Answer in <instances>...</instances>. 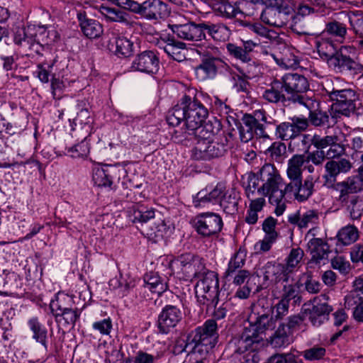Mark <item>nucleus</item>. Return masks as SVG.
Wrapping results in <instances>:
<instances>
[{"label":"nucleus","mask_w":363,"mask_h":363,"mask_svg":"<svg viewBox=\"0 0 363 363\" xmlns=\"http://www.w3.org/2000/svg\"><path fill=\"white\" fill-rule=\"evenodd\" d=\"M289 99L292 104L308 106L312 104L311 98L305 93L309 89V83L306 77L298 73H286L280 78Z\"/></svg>","instance_id":"nucleus-9"},{"label":"nucleus","mask_w":363,"mask_h":363,"mask_svg":"<svg viewBox=\"0 0 363 363\" xmlns=\"http://www.w3.org/2000/svg\"><path fill=\"white\" fill-rule=\"evenodd\" d=\"M305 164L306 156L303 155H294L288 160L286 176L289 182L301 179Z\"/></svg>","instance_id":"nucleus-42"},{"label":"nucleus","mask_w":363,"mask_h":363,"mask_svg":"<svg viewBox=\"0 0 363 363\" xmlns=\"http://www.w3.org/2000/svg\"><path fill=\"white\" fill-rule=\"evenodd\" d=\"M333 307L326 302H318L316 299L313 303H306L302 306L303 315L308 318L311 324L319 327L329 319Z\"/></svg>","instance_id":"nucleus-17"},{"label":"nucleus","mask_w":363,"mask_h":363,"mask_svg":"<svg viewBox=\"0 0 363 363\" xmlns=\"http://www.w3.org/2000/svg\"><path fill=\"white\" fill-rule=\"evenodd\" d=\"M220 291L218 275L213 271H207L196 283L195 294L200 305L208 309L217 306Z\"/></svg>","instance_id":"nucleus-8"},{"label":"nucleus","mask_w":363,"mask_h":363,"mask_svg":"<svg viewBox=\"0 0 363 363\" xmlns=\"http://www.w3.org/2000/svg\"><path fill=\"white\" fill-rule=\"evenodd\" d=\"M221 217L213 212L199 214L194 219V228L196 232L203 237H210L218 234L223 228Z\"/></svg>","instance_id":"nucleus-15"},{"label":"nucleus","mask_w":363,"mask_h":363,"mask_svg":"<svg viewBox=\"0 0 363 363\" xmlns=\"http://www.w3.org/2000/svg\"><path fill=\"white\" fill-rule=\"evenodd\" d=\"M301 354L306 360H319L325 355V349L323 347L314 346L303 351Z\"/></svg>","instance_id":"nucleus-62"},{"label":"nucleus","mask_w":363,"mask_h":363,"mask_svg":"<svg viewBox=\"0 0 363 363\" xmlns=\"http://www.w3.org/2000/svg\"><path fill=\"white\" fill-rule=\"evenodd\" d=\"M264 279L274 283L272 289L273 296H277L279 293V285L288 283L291 278V274L286 270L283 264L275 262H267L262 267Z\"/></svg>","instance_id":"nucleus-16"},{"label":"nucleus","mask_w":363,"mask_h":363,"mask_svg":"<svg viewBox=\"0 0 363 363\" xmlns=\"http://www.w3.org/2000/svg\"><path fill=\"white\" fill-rule=\"evenodd\" d=\"M213 10L221 18L232 19L238 15V1L219 0L213 4Z\"/></svg>","instance_id":"nucleus-40"},{"label":"nucleus","mask_w":363,"mask_h":363,"mask_svg":"<svg viewBox=\"0 0 363 363\" xmlns=\"http://www.w3.org/2000/svg\"><path fill=\"white\" fill-rule=\"evenodd\" d=\"M207 271L208 270L206 269L202 259L196 255L191 261L189 268L184 276V278H198L200 279L204 274H206Z\"/></svg>","instance_id":"nucleus-50"},{"label":"nucleus","mask_w":363,"mask_h":363,"mask_svg":"<svg viewBox=\"0 0 363 363\" xmlns=\"http://www.w3.org/2000/svg\"><path fill=\"white\" fill-rule=\"evenodd\" d=\"M225 186L218 183L214 187L206 186L193 196V203L196 208H205L209 205H220L224 195Z\"/></svg>","instance_id":"nucleus-21"},{"label":"nucleus","mask_w":363,"mask_h":363,"mask_svg":"<svg viewBox=\"0 0 363 363\" xmlns=\"http://www.w3.org/2000/svg\"><path fill=\"white\" fill-rule=\"evenodd\" d=\"M266 152L272 160L277 162H281L284 155L286 154V147L283 143L274 142L267 148Z\"/></svg>","instance_id":"nucleus-61"},{"label":"nucleus","mask_w":363,"mask_h":363,"mask_svg":"<svg viewBox=\"0 0 363 363\" xmlns=\"http://www.w3.org/2000/svg\"><path fill=\"white\" fill-rule=\"evenodd\" d=\"M303 255L304 252L300 247L293 248L291 250L289 255L285 259L286 264L284 265L291 275L296 268L298 267Z\"/></svg>","instance_id":"nucleus-52"},{"label":"nucleus","mask_w":363,"mask_h":363,"mask_svg":"<svg viewBox=\"0 0 363 363\" xmlns=\"http://www.w3.org/2000/svg\"><path fill=\"white\" fill-rule=\"evenodd\" d=\"M117 172L118 169L111 165L96 167L93 169L92 180L99 187H108L112 189L113 181Z\"/></svg>","instance_id":"nucleus-30"},{"label":"nucleus","mask_w":363,"mask_h":363,"mask_svg":"<svg viewBox=\"0 0 363 363\" xmlns=\"http://www.w3.org/2000/svg\"><path fill=\"white\" fill-rule=\"evenodd\" d=\"M174 34L179 38L189 41H201L199 20L189 21L185 23H175L169 26Z\"/></svg>","instance_id":"nucleus-26"},{"label":"nucleus","mask_w":363,"mask_h":363,"mask_svg":"<svg viewBox=\"0 0 363 363\" xmlns=\"http://www.w3.org/2000/svg\"><path fill=\"white\" fill-rule=\"evenodd\" d=\"M173 352L175 354H179L183 352L187 354H194L198 355V352L194 347V342L191 341L189 335H187L186 340H177Z\"/></svg>","instance_id":"nucleus-55"},{"label":"nucleus","mask_w":363,"mask_h":363,"mask_svg":"<svg viewBox=\"0 0 363 363\" xmlns=\"http://www.w3.org/2000/svg\"><path fill=\"white\" fill-rule=\"evenodd\" d=\"M245 259V251L240 249L234 254L228 263V267L225 272L226 278L233 277L236 270L240 269L244 266Z\"/></svg>","instance_id":"nucleus-51"},{"label":"nucleus","mask_w":363,"mask_h":363,"mask_svg":"<svg viewBox=\"0 0 363 363\" xmlns=\"http://www.w3.org/2000/svg\"><path fill=\"white\" fill-rule=\"evenodd\" d=\"M125 9L147 21H159L169 13L167 4L161 0H145L142 3L130 0Z\"/></svg>","instance_id":"nucleus-10"},{"label":"nucleus","mask_w":363,"mask_h":363,"mask_svg":"<svg viewBox=\"0 0 363 363\" xmlns=\"http://www.w3.org/2000/svg\"><path fill=\"white\" fill-rule=\"evenodd\" d=\"M199 30L201 41L206 40L208 36L214 41L225 42L231 35L230 29L222 22L199 20Z\"/></svg>","instance_id":"nucleus-18"},{"label":"nucleus","mask_w":363,"mask_h":363,"mask_svg":"<svg viewBox=\"0 0 363 363\" xmlns=\"http://www.w3.org/2000/svg\"><path fill=\"white\" fill-rule=\"evenodd\" d=\"M264 337L255 335L254 329L244 328L241 334L234 336L228 343V348L232 352L231 358L246 357L255 354L259 358L257 351L264 345Z\"/></svg>","instance_id":"nucleus-5"},{"label":"nucleus","mask_w":363,"mask_h":363,"mask_svg":"<svg viewBox=\"0 0 363 363\" xmlns=\"http://www.w3.org/2000/svg\"><path fill=\"white\" fill-rule=\"evenodd\" d=\"M279 49H281V48ZM270 55L277 64L281 67L294 69L298 65L297 57L294 55L292 50L285 45H282L281 51H280L279 53H272Z\"/></svg>","instance_id":"nucleus-38"},{"label":"nucleus","mask_w":363,"mask_h":363,"mask_svg":"<svg viewBox=\"0 0 363 363\" xmlns=\"http://www.w3.org/2000/svg\"><path fill=\"white\" fill-rule=\"evenodd\" d=\"M208 116V109L196 97L184 95L177 104L169 111L167 122L169 125L177 126L184 121V130L198 127Z\"/></svg>","instance_id":"nucleus-2"},{"label":"nucleus","mask_w":363,"mask_h":363,"mask_svg":"<svg viewBox=\"0 0 363 363\" xmlns=\"http://www.w3.org/2000/svg\"><path fill=\"white\" fill-rule=\"evenodd\" d=\"M315 47L320 58L325 60L327 63L339 49L335 40L324 35L315 40Z\"/></svg>","instance_id":"nucleus-36"},{"label":"nucleus","mask_w":363,"mask_h":363,"mask_svg":"<svg viewBox=\"0 0 363 363\" xmlns=\"http://www.w3.org/2000/svg\"><path fill=\"white\" fill-rule=\"evenodd\" d=\"M296 182H289L285 185L283 190L284 196L292 194L298 201L302 202L308 200L313 194L315 182L312 176H308L304 180L295 179Z\"/></svg>","instance_id":"nucleus-19"},{"label":"nucleus","mask_w":363,"mask_h":363,"mask_svg":"<svg viewBox=\"0 0 363 363\" xmlns=\"http://www.w3.org/2000/svg\"><path fill=\"white\" fill-rule=\"evenodd\" d=\"M254 323H250L247 326L249 329H254L255 335L263 337L262 335L267 330H273L276 327L277 320L272 315V306L267 307V311L259 314Z\"/></svg>","instance_id":"nucleus-29"},{"label":"nucleus","mask_w":363,"mask_h":363,"mask_svg":"<svg viewBox=\"0 0 363 363\" xmlns=\"http://www.w3.org/2000/svg\"><path fill=\"white\" fill-rule=\"evenodd\" d=\"M254 177L256 183L255 196L269 197V203L276 205L275 214L279 216L286 209L284 192L281 187L283 179L276 167L271 163H265L257 173L250 172L246 174V181L243 182L245 190L249 184V179Z\"/></svg>","instance_id":"nucleus-1"},{"label":"nucleus","mask_w":363,"mask_h":363,"mask_svg":"<svg viewBox=\"0 0 363 363\" xmlns=\"http://www.w3.org/2000/svg\"><path fill=\"white\" fill-rule=\"evenodd\" d=\"M254 177L249 179V184L246 187L245 195L250 201L245 220L250 225H254L257 222L258 213L260 212L266 204L264 197H256V183Z\"/></svg>","instance_id":"nucleus-20"},{"label":"nucleus","mask_w":363,"mask_h":363,"mask_svg":"<svg viewBox=\"0 0 363 363\" xmlns=\"http://www.w3.org/2000/svg\"><path fill=\"white\" fill-rule=\"evenodd\" d=\"M293 130L290 122H282L277 125L275 136L281 140L295 139L296 135Z\"/></svg>","instance_id":"nucleus-57"},{"label":"nucleus","mask_w":363,"mask_h":363,"mask_svg":"<svg viewBox=\"0 0 363 363\" xmlns=\"http://www.w3.org/2000/svg\"><path fill=\"white\" fill-rule=\"evenodd\" d=\"M358 230L354 225H347L342 228L337 234V239L343 245H349L358 238Z\"/></svg>","instance_id":"nucleus-54"},{"label":"nucleus","mask_w":363,"mask_h":363,"mask_svg":"<svg viewBox=\"0 0 363 363\" xmlns=\"http://www.w3.org/2000/svg\"><path fill=\"white\" fill-rule=\"evenodd\" d=\"M308 249L311 255V261L315 264L327 259L330 253L328 244L321 238L311 239L308 242Z\"/></svg>","instance_id":"nucleus-33"},{"label":"nucleus","mask_w":363,"mask_h":363,"mask_svg":"<svg viewBox=\"0 0 363 363\" xmlns=\"http://www.w3.org/2000/svg\"><path fill=\"white\" fill-rule=\"evenodd\" d=\"M260 18L266 24L281 28L289 22V15L279 7L269 6L262 9Z\"/></svg>","instance_id":"nucleus-28"},{"label":"nucleus","mask_w":363,"mask_h":363,"mask_svg":"<svg viewBox=\"0 0 363 363\" xmlns=\"http://www.w3.org/2000/svg\"><path fill=\"white\" fill-rule=\"evenodd\" d=\"M97 11L99 13V17L107 22H117L126 26H131L133 23L128 13L118 9L102 4L97 7Z\"/></svg>","instance_id":"nucleus-31"},{"label":"nucleus","mask_w":363,"mask_h":363,"mask_svg":"<svg viewBox=\"0 0 363 363\" xmlns=\"http://www.w3.org/2000/svg\"><path fill=\"white\" fill-rule=\"evenodd\" d=\"M72 298L65 294H58L55 299H52L50 303V308L55 319L60 317L62 313L72 308Z\"/></svg>","instance_id":"nucleus-46"},{"label":"nucleus","mask_w":363,"mask_h":363,"mask_svg":"<svg viewBox=\"0 0 363 363\" xmlns=\"http://www.w3.org/2000/svg\"><path fill=\"white\" fill-rule=\"evenodd\" d=\"M115 53L118 57H127L133 53V43L125 36H117L114 39Z\"/></svg>","instance_id":"nucleus-49"},{"label":"nucleus","mask_w":363,"mask_h":363,"mask_svg":"<svg viewBox=\"0 0 363 363\" xmlns=\"http://www.w3.org/2000/svg\"><path fill=\"white\" fill-rule=\"evenodd\" d=\"M28 326L32 332V338L40 343L48 350V330L37 317H33L28 320Z\"/></svg>","instance_id":"nucleus-39"},{"label":"nucleus","mask_w":363,"mask_h":363,"mask_svg":"<svg viewBox=\"0 0 363 363\" xmlns=\"http://www.w3.org/2000/svg\"><path fill=\"white\" fill-rule=\"evenodd\" d=\"M312 104L310 106L303 104L301 106L306 107L309 111L308 121L312 125L315 127H330L337 122H333L331 114V108L329 113L318 109L319 103L311 99Z\"/></svg>","instance_id":"nucleus-25"},{"label":"nucleus","mask_w":363,"mask_h":363,"mask_svg":"<svg viewBox=\"0 0 363 363\" xmlns=\"http://www.w3.org/2000/svg\"><path fill=\"white\" fill-rule=\"evenodd\" d=\"M77 19L83 34L89 38H97L103 33L102 26L94 19L88 18L85 13H79Z\"/></svg>","instance_id":"nucleus-34"},{"label":"nucleus","mask_w":363,"mask_h":363,"mask_svg":"<svg viewBox=\"0 0 363 363\" xmlns=\"http://www.w3.org/2000/svg\"><path fill=\"white\" fill-rule=\"evenodd\" d=\"M292 342L290 333L286 331L284 323L279 324L277 330L269 337V345L276 349L284 348Z\"/></svg>","instance_id":"nucleus-44"},{"label":"nucleus","mask_w":363,"mask_h":363,"mask_svg":"<svg viewBox=\"0 0 363 363\" xmlns=\"http://www.w3.org/2000/svg\"><path fill=\"white\" fill-rule=\"evenodd\" d=\"M328 149L325 151V154L330 160H335L345 152V146L339 142V138L336 135H326L323 137L320 149Z\"/></svg>","instance_id":"nucleus-32"},{"label":"nucleus","mask_w":363,"mask_h":363,"mask_svg":"<svg viewBox=\"0 0 363 363\" xmlns=\"http://www.w3.org/2000/svg\"><path fill=\"white\" fill-rule=\"evenodd\" d=\"M239 195L234 190H224L220 206L228 214H234L238 211Z\"/></svg>","instance_id":"nucleus-48"},{"label":"nucleus","mask_w":363,"mask_h":363,"mask_svg":"<svg viewBox=\"0 0 363 363\" xmlns=\"http://www.w3.org/2000/svg\"><path fill=\"white\" fill-rule=\"evenodd\" d=\"M352 167V162L346 158L328 161L324 166L325 173L323 175L324 186L338 192L339 201L341 202H345L348 195L353 193L345 181L336 182L337 177L340 174L349 172Z\"/></svg>","instance_id":"nucleus-4"},{"label":"nucleus","mask_w":363,"mask_h":363,"mask_svg":"<svg viewBox=\"0 0 363 363\" xmlns=\"http://www.w3.org/2000/svg\"><path fill=\"white\" fill-rule=\"evenodd\" d=\"M227 140L196 143L191 150V157L196 160H211L223 156L227 151Z\"/></svg>","instance_id":"nucleus-14"},{"label":"nucleus","mask_w":363,"mask_h":363,"mask_svg":"<svg viewBox=\"0 0 363 363\" xmlns=\"http://www.w3.org/2000/svg\"><path fill=\"white\" fill-rule=\"evenodd\" d=\"M217 130H218V128H215L213 123L208 121L204 123H201V125L194 127L192 130L189 128L187 130H184L183 128L175 130L173 138L177 143L184 145H188L189 142L194 140L196 143H206L214 140Z\"/></svg>","instance_id":"nucleus-12"},{"label":"nucleus","mask_w":363,"mask_h":363,"mask_svg":"<svg viewBox=\"0 0 363 363\" xmlns=\"http://www.w3.org/2000/svg\"><path fill=\"white\" fill-rule=\"evenodd\" d=\"M89 152V147L88 143L85 140L67 149V154L72 158L86 157Z\"/></svg>","instance_id":"nucleus-59"},{"label":"nucleus","mask_w":363,"mask_h":363,"mask_svg":"<svg viewBox=\"0 0 363 363\" xmlns=\"http://www.w3.org/2000/svg\"><path fill=\"white\" fill-rule=\"evenodd\" d=\"M323 33L334 38L335 42L342 43L347 34V26L344 21L331 19L325 23Z\"/></svg>","instance_id":"nucleus-35"},{"label":"nucleus","mask_w":363,"mask_h":363,"mask_svg":"<svg viewBox=\"0 0 363 363\" xmlns=\"http://www.w3.org/2000/svg\"><path fill=\"white\" fill-rule=\"evenodd\" d=\"M261 96L264 101L269 104L285 106L291 104L280 79L275 78L267 84L262 90Z\"/></svg>","instance_id":"nucleus-24"},{"label":"nucleus","mask_w":363,"mask_h":363,"mask_svg":"<svg viewBox=\"0 0 363 363\" xmlns=\"http://www.w3.org/2000/svg\"><path fill=\"white\" fill-rule=\"evenodd\" d=\"M80 314V311L77 308H70L60 313V317H57V319H55V320L63 327L72 326V328H74L77 320L79 319Z\"/></svg>","instance_id":"nucleus-53"},{"label":"nucleus","mask_w":363,"mask_h":363,"mask_svg":"<svg viewBox=\"0 0 363 363\" xmlns=\"http://www.w3.org/2000/svg\"><path fill=\"white\" fill-rule=\"evenodd\" d=\"M302 144L303 150L308 152L311 145L316 149H320L323 137L319 135L299 134L296 137Z\"/></svg>","instance_id":"nucleus-56"},{"label":"nucleus","mask_w":363,"mask_h":363,"mask_svg":"<svg viewBox=\"0 0 363 363\" xmlns=\"http://www.w3.org/2000/svg\"><path fill=\"white\" fill-rule=\"evenodd\" d=\"M258 45L252 40L242 41L240 45L235 43H228L226 50L229 55L243 63L252 61L251 52Z\"/></svg>","instance_id":"nucleus-27"},{"label":"nucleus","mask_w":363,"mask_h":363,"mask_svg":"<svg viewBox=\"0 0 363 363\" xmlns=\"http://www.w3.org/2000/svg\"><path fill=\"white\" fill-rule=\"evenodd\" d=\"M195 256L192 253L182 254L169 262V269L172 273L182 274L184 277Z\"/></svg>","instance_id":"nucleus-45"},{"label":"nucleus","mask_w":363,"mask_h":363,"mask_svg":"<svg viewBox=\"0 0 363 363\" xmlns=\"http://www.w3.org/2000/svg\"><path fill=\"white\" fill-rule=\"evenodd\" d=\"M325 91L330 100L334 101L330 108L333 122H337V119L342 116L348 117L354 113L356 102L359 99L354 90L337 89L333 86L325 89Z\"/></svg>","instance_id":"nucleus-6"},{"label":"nucleus","mask_w":363,"mask_h":363,"mask_svg":"<svg viewBox=\"0 0 363 363\" xmlns=\"http://www.w3.org/2000/svg\"><path fill=\"white\" fill-rule=\"evenodd\" d=\"M347 210L352 220H358L363 212V201L358 196H353L349 201Z\"/></svg>","instance_id":"nucleus-58"},{"label":"nucleus","mask_w":363,"mask_h":363,"mask_svg":"<svg viewBox=\"0 0 363 363\" xmlns=\"http://www.w3.org/2000/svg\"><path fill=\"white\" fill-rule=\"evenodd\" d=\"M263 9L261 0H238V14L243 16H254Z\"/></svg>","instance_id":"nucleus-47"},{"label":"nucleus","mask_w":363,"mask_h":363,"mask_svg":"<svg viewBox=\"0 0 363 363\" xmlns=\"http://www.w3.org/2000/svg\"><path fill=\"white\" fill-rule=\"evenodd\" d=\"M290 123L296 136L301 134V132L306 130L309 125L308 118L299 116L291 118Z\"/></svg>","instance_id":"nucleus-64"},{"label":"nucleus","mask_w":363,"mask_h":363,"mask_svg":"<svg viewBox=\"0 0 363 363\" xmlns=\"http://www.w3.org/2000/svg\"><path fill=\"white\" fill-rule=\"evenodd\" d=\"M229 70V65L221 58L204 53L201 56L199 64L194 67V74L199 81L204 82Z\"/></svg>","instance_id":"nucleus-13"},{"label":"nucleus","mask_w":363,"mask_h":363,"mask_svg":"<svg viewBox=\"0 0 363 363\" xmlns=\"http://www.w3.org/2000/svg\"><path fill=\"white\" fill-rule=\"evenodd\" d=\"M182 319L181 310L173 305H166L159 313L157 326L162 334L169 333Z\"/></svg>","instance_id":"nucleus-22"},{"label":"nucleus","mask_w":363,"mask_h":363,"mask_svg":"<svg viewBox=\"0 0 363 363\" xmlns=\"http://www.w3.org/2000/svg\"><path fill=\"white\" fill-rule=\"evenodd\" d=\"M345 307L352 311V317L358 323H363V298L356 291H350L345 296Z\"/></svg>","instance_id":"nucleus-37"},{"label":"nucleus","mask_w":363,"mask_h":363,"mask_svg":"<svg viewBox=\"0 0 363 363\" xmlns=\"http://www.w3.org/2000/svg\"><path fill=\"white\" fill-rule=\"evenodd\" d=\"M144 282L145 287L159 295L166 291L168 288L165 278L161 277L157 272L147 273L144 276Z\"/></svg>","instance_id":"nucleus-43"},{"label":"nucleus","mask_w":363,"mask_h":363,"mask_svg":"<svg viewBox=\"0 0 363 363\" xmlns=\"http://www.w3.org/2000/svg\"><path fill=\"white\" fill-rule=\"evenodd\" d=\"M279 293L277 296H274L277 298H280L281 301L289 303L290 301H293L295 305L300 304L301 302V296L299 294L298 284H289L284 283L279 285Z\"/></svg>","instance_id":"nucleus-41"},{"label":"nucleus","mask_w":363,"mask_h":363,"mask_svg":"<svg viewBox=\"0 0 363 363\" xmlns=\"http://www.w3.org/2000/svg\"><path fill=\"white\" fill-rule=\"evenodd\" d=\"M13 41L18 45H32L34 41L33 36H28L26 29L23 28H17L14 33Z\"/></svg>","instance_id":"nucleus-63"},{"label":"nucleus","mask_w":363,"mask_h":363,"mask_svg":"<svg viewBox=\"0 0 363 363\" xmlns=\"http://www.w3.org/2000/svg\"><path fill=\"white\" fill-rule=\"evenodd\" d=\"M160 67V60L153 50H145L138 54L131 64L133 70L148 74H156Z\"/></svg>","instance_id":"nucleus-23"},{"label":"nucleus","mask_w":363,"mask_h":363,"mask_svg":"<svg viewBox=\"0 0 363 363\" xmlns=\"http://www.w3.org/2000/svg\"><path fill=\"white\" fill-rule=\"evenodd\" d=\"M356 48L353 46L342 45L328 62L329 67L337 72L350 71L352 74H359L363 71V66L355 61Z\"/></svg>","instance_id":"nucleus-11"},{"label":"nucleus","mask_w":363,"mask_h":363,"mask_svg":"<svg viewBox=\"0 0 363 363\" xmlns=\"http://www.w3.org/2000/svg\"><path fill=\"white\" fill-rule=\"evenodd\" d=\"M189 335L198 352V356L203 359L218 342V325L215 320H207L202 325L191 330Z\"/></svg>","instance_id":"nucleus-7"},{"label":"nucleus","mask_w":363,"mask_h":363,"mask_svg":"<svg viewBox=\"0 0 363 363\" xmlns=\"http://www.w3.org/2000/svg\"><path fill=\"white\" fill-rule=\"evenodd\" d=\"M186 48V44L184 43H177L175 45H164V51L174 60L182 62L185 59V56L182 53V50Z\"/></svg>","instance_id":"nucleus-60"},{"label":"nucleus","mask_w":363,"mask_h":363,"mask_svg":"<svg viewBox=\"0 0 363 363\" xmlns=\"http://www.w3.org/2000/svg\"><path fill=\"white\" fill-rule=\"evenodd\" d=\"M128 216L133 223H140L143 227V233L155 242L169 235L174 230L169 221L166 222L160 217L152 224L147 225L150 220L156 218V214L155 208L144 204L136 203L130 207Z\"/></svg>","instance_id":"nucleus-3"}]
</instances>
